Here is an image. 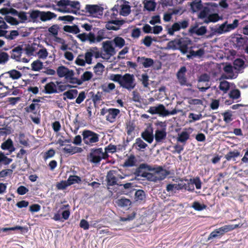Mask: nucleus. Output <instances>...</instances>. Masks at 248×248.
Wrapping results in <instances>:
<instances>
[{"mask_svg": "<svg viewBox=\"0 0 248 248\" xmlns=\"http://www.w3.org/2000/svg\"><path fill=\"white\" fill-rule=\"evenodd\" d=\"M211 13H212V8L208 5L203 7L200 12L198 17L200 19H206Z\"/></svg>", "mask_w": 248, "mask_h": 248, "instance_id": "34", "label": "nucleus"}, {"mask_svg": "<svg viewBox=\"0 0 248 248\" xmlns=\"http://www.w3.org/2000/svg\"><path fill=\"white\" fill-rule=\"evenodd\" d=\"M12 161V159L8 157L2 152L0 153V164L8 165Z\"/></svg>", "mask_w": 248, "mask_h": 248, "instance_id": "45", "label": "nucleus"}, {"mask_svg": "<svg viewBox=\"0 0 248 248\" xmlns=\"http://www.w3.org/2000/svg\"><path fill=\"white\" fill-rule=\"evenodd\" d=\"M179 111L180 110H177L175 108L171 111H169L166 109L164 106L162 104L158 105L157 106L151 107L148 110V112L152 114H158L162 116L174 115Z\"/></svg>", "mask_w": 248, "mask_h": 248, "instance_id": "7", "label": "nucleus"}, {"mask_svg": "<svg viewBox=\"0 0 248 248\" xmlns=\"http://www.w3.org/2000/svg\"><path fill=\"white\" fill-rule=\"evenodd\" d=\"M1 148L3 150H8L10 152H12L15 150L13 141L10 139H8L7 140L1 144Z\"/></svg>", "mask_w": 248, "mask_h": 248, "instance_id": "29", "label": "nucleus"}, {"mask_svg": "<svg viewBox=\"0 0 248 248\" xmlns=\"http://www.w3.org/2000/svg\"><path fill=\"white\" fill-rule=\"evenodd\" d=\"M137 62L140 65H142L144 68L150 67L154 63V60L152 59V58L145 57L144 56L138 57L137 58Z\"/></svg>", "mask_w": 248, "mask_h": 248, "instance_id": "20", "label": "nucleus"}, {"mask_svg": "<svg viewBox=\"0 0 248 248\" xmlns=\"http://www.w3.org/2000/svg\"><path fill=\"white\" fill-rule=\"evenodd\" d=\"M146 198L145 193L143 190H137L135 194L136 201H143Z\"/></svg>", "mask_w": 248, "mask_h": 248, "instance_id": "48", "label": "nucleus"}, {"mask_svg": "<svg viewBox=\"0 0 248 248\" xmlns=\"http://www.w3.org/2000/svg\"><path fill=\"white\" fill-rule=\"evenodd\" d=\"M63 29H64V31L66 32L73 33L75 34H78L80 31L77 25H65L63 27Z\"/></svg>", "mask_w": 248, "mask_h": 248, "instance_id": "37", "label": "nucleus"}, {"mask_svg": "<svg viewBox=\"0 0 248 248\" xmlns=\"http://www.w3.org/2000/svg\"><path fill=\"white\" fill-rule=\"evenodd\" d=\"M93 74L91 71H86L84 72L80 78V80L81 81V84L84 82L91 80L93 77Z\"/></svg>", "mask_w": 248, "mask_h": 248, "instance_id": "41", "label": "nucleus"}, {"mask_svg": "<svg viewBox=\"0 0 248 248\" xmlns=\"http://www.w3.org/2000/svg\"><path fill=\"white\" fill-rule=\"evenodd\" d=\"M128 2L125 1L124 4L119 5V14L122 16H127L131 13V7L128 4Z\"/></svg>", "mask_w": 248, "mask_h": 248, "instance_id": "25", "label": "nucleus"}, {"mask_svg": "<svg viewBox=\"0 0 248 248\" xmlns=\"http://www.w3.org/2000/svg\"><path fill=\"white\" fill-rule=\"evenodd\" d=\"M107 114L106 116V120L110 123L115 122L117 116L120 113V110L117 108H109L107 110Z\"/></svg>", "mask_w": 248, "mask_h": 248, "instance_id": "16", "label": "nucleus"}, {"mask_svg": "<svg viewBox=\"0 0 248 248\" xmlns=\"http://www.w3.org/2000/svg\"><path fill=\"white\" fill-rule=\"evenodd\" d=\"M141 138L149 143H151L154 140V135L152 131L150 132L148 129L142 132L141 134Z\"/></svg>", "mask_w": 248, "mask_h": 248, "instance_id": "30", "label": "nucleus"}, {"mask_svg": "<svg viewBox=\"0 0 248 248\" xmlns=\"http://www.w3.org/2000/svg\"><path fill=\"white\" fill-rule=\"evenodd\" d=\"M75 63L79 66H84L86 63L85 61L84 55L83 54H79L76 59Z\"/></svg>", "mask_w": 248, "mask_h": 248, "instance_id": "57", "label": "nucleus"}, {"mask_svg": "<svg viewBox=\"0 0 248 248\" xmlns=\"http://www.w3.org/2000/svg\"><path fill=\"white\" fill-rule=\"evenodd\" d=\"M133 147L138 151H144L148 147V144L141 138H138L136 139Z\"/></svg>", "mask_w": 248, "mask_h": 248, "instance_id": "23", "label": "nucleus"}, {"mask_svg": "<svg viewBox=\"0 0 248 248\" xmlns=\"http://www.w3.org/2000/svg\"><path fill=\"white\" fill-rule=\"evenodd\" d=\"M78 95V91L77 90H69L63 93V95L65 96L63 99H64V100L66 99V98L69 99H73L76 98Z\"/></svg>", "mask_w": 248, "mask_h": 248, "instance_id": "32", "label": "nucleus"}, {"mask_svg": "<svg viewBox=\"0 0 248 248\" xmlns=\"http://www.w3.org/2000/svg\"><path fill=\"white\" fill-rule=\"evenodd\" d=\"M240 153L237 150H234L233 151H231L229 152L227 155H225V157L226 159L229 161L232 159L235 160L234 158L239 156Z\"/></svg>", "mask_w": 248, "mask_h": 248, "instance_id": "44", "label": "nucleus"}, {"mask_svg": "<svg viewBox=\"0 0 248 248\" xmlns=\"http://www.w3.org/2000/svg\"><path fill=\"white\" fill-rule=\"evenodd\" d=\"M106 30L105 29H103L98 31L96 36L94 33L90 32L88 34L85 33L79 34L78 35V37L82 42L88 40L90 43H98L106 38Z\"/></svg>", "mask_w": 248, "mask_h": 248, "instance_id": "3", "label": "nucleus"}, {"mask_svg": "<svg viewBox=\"0 0 248 248\" xmlns=\"http://www.w3.org/2000/svg\"><path fill=\"white\" fill-rule=\"evenodd\" d=\"M74 72L72 70V74L70 77H67L66 79L70 83L72 84H77L78 85H81V81L80 79H78L77 78H74Z\"/></svg>", "mask_w": 248, "mask_h": 248, "instance_id": "51", "label": "nucleus"}, {"mask_svg": "<svg viewBox=\"0 0 248 248\" xmlns=\"http://www.w3.org/2000/svg\"><path fill=\"white\" fill-rule=\"evenodd\" d=\"M136 85L134 75L132 74H124L123 76L120 86L128 91L134 90Z\"/></svg>", "mask_w": 248, "mask_h": 248, "instance_id": "6", "label": "nucleus"}, {"mask_svg": "<svg viewBox=\"0 0 248 248\" xmlns=\"http://www.w3.org/2000/svg\"><path fill=\"white\" fill-rule=\"evenodd\" d=\"M219 19V16L217 13L211 14L209 15L207 18L205 19L203 22L208 24L210 22H216Z\"/></svg>", "mask_w": 248, "mask_h": 248, "instance_id": "38", "label": "nucleus"}, {"mask_svg": "<svg viewBox=\"0 0 248 248\" xmlns=\"http://www.w3.org/2000/svg\"><path fill=\"white\" fill-rule=\"evenodd\" d=\"M101 154H102V148H92L88 155V159L92 163L99 164L101 161Z\"/></svg>", "mask_w": 248, "mask_h": 248, "instance_id": "8", "label": "nucleus"}, {"mask_svg": "<svg viewBox=\"0 0 248 248\" xmlns=\"http://www.w3.org/2000/svg\"><path fill=\"white\" fill-rule=\"evenodd\" d=\"M188 26V22L186 20H183L179 22L174 23L171 27L168 30V33L170 35H173L174 32L180 31L181 28L185 29Z\"/></svg>", "mask_w": 248, "mask_h": 248, "instance_id": "11", "label": "nucleus"}, {"mask_svg": "<svg viewBox=\"0 0 248 248\" xmlns=\"http://www.w3.org/2000/svg\"><path fill=\"white\" fill-rule=\"evenodd\" d=\"M116 203L118 204V206L121 207H127L131 206L132 204L131 201L125 198H121L118 199L116 201Z\"/></svg>", "mask_w": 248, "mask_h": 248, "instance_id": "36", "label": "nucleus"}, {"mask_svg": "<svg viewBox=\"0 0 248 248\" xmlns=\"http://www.w3.org/2000/svg\"><path fill=\"white\" fill-rule=\"evenodd\" d=\"M67 181L69 186L76 183L79 184L81 182V178L78 175H70Z\"/></svg>", "mask_w": 248, "mask_h": 248, "instance_id": "40", "label": "nucleus"}, {"mask_svg": "<svg viewBox=\"0 0 248 248\" xmlns=\"http://www.w3.org/2000/svg\"><path fill=\"white\" fill-rule=\"evenodd\" d=\"M115 47L121 49L125 45V41L124 38L120 36L115 37L112 40Z\"/></svg>", "mask_w": 248, "mask_h": 248, "instance_id": "35", "label": "nucleus"}, {"mask_svg": "<svg viewBox=\"0 0 248 248\" xmlns=\"http://www.w3.org/2000/svg\"><path fill=\"white\" fill-rule=\"evenodd\" d=\"M207 29L205 26H202L199 28L196 27L191 28L189 30V32L191 33H195L197 35L201 36L203 35L206 33Z\"/></svg>", "mask_w": 248, "mask_h": 248, "instance_id": "28", "label": "nucleus"}, {"mask_svg": "<svg viewBox=\"0 0 248 248\" xmlns=\"http://www.w3.org/2000/svg\"><path fill=\"white\" fill-rule=\"evenodd\" d=\"M191 207L195 210L200 211L206 209L207 206L204 204H201L198 201H195L193 202Z\"/></svg>", "mask_w": 248, "mask_h": 248, "instance_id": "53", "label": "nucleus"}, {"mask_svg": "<svg viewBox=\"0 0 248 248\" xmlns=\"http://www.w3.org/2000/svg\"><path fill=\"white\" fill-rule=\"evenodd\" d=\"M44 92L47 94L57 93V89L56 84L53 82H49L45 86Z\"/></svg>", "mask_w": 248, "mask_h": 248, "instance_id": "24", "label": "nucleus"}, {"mask_svg": "<svg viewBox=\"0 0 248 248\" xmlns=\"http://www.w3.org/2000/svg\"><path fill=\"white\" fill-rule=\"evenodd\" d=\"M223 116V120L226 123H229L232 120V113L231 111H226L221 113Z\"/></svg>", "mask_w": 248, "mask_h": 248, "instance_id": "52", "label": "nucleus"}, {"mask_svg": "<svg viewBox=\"0 0 248 248\" xmlns=\"http://www.w3.org/2000/svg\"><path fill=\"white\" fill-rule=\"evenodd\" d=\"M135 125L134 123L132 122H129L127 124L126 126V133L128 136L132 135L134 132Z\"/></svg>", "mask_w": 248, "mask_h": 248, "instance_id": "54", "label": "nucleus"}, {"mask_svg": "<svg viewBox=\"0 0 248 248\" xmlns=\"http://www.w3.org/2000/svg\"><path fill=\"white\" fill-rule=\"evenodd\" d=\"M60 210H62V218L64 220H66L69 218L70 215V206L69 204L63 205Z\"/></svg>", "mask_w": 248, "mask_h": 248, "instance_id": "31", "label": "nucleus"}, {"mask_svg": "<svg viewBox=\"0 0 248 248\" xmlns=\"http://www.w3.org/2000/svg\"><path fill=\"white\" fill-rule=\"evenodd\" d=\"M238 23L237 19H234L232 24H227V22H225L216 28V32L218 34L229 32L236 28L238 25Z\"/></svg>", "mask_w": 248, "mask_h": 248, "instance_id": "9", "label": "nucleus"}, {"mask_svg": "<svg viewBox=\"0 0 248 248\" xmlns=\"http://www.w3.org/2000/svg\"><path fill=\"white\" fill-rule=\"evenodd\" d=\"M230 88V85L228 81L224 80L220 82L219 89L225 93H227Z\"/></svg>", "mask_w": 248, "mask_h": 248, "instance_id": "49", "label": "nucleus"}, {"mask_svg": "<svg viewBox=\"0 0 248 248\" xmlns=\"http://www.w3.org/2000/svg\"><path fill=\"white\" fill-rule=\"evenodd\" d=\"M57 5L59 7L70 6L77 10H79L80 8V4L77 0H60L57 2Z\"/></svg>", "mask_w": 248, "mask_h": 248, "instance_id": "14", "label": "nucleus"}, {"mask_svg": "<svg viewBox=\"0 0 248 248\" xmlns=\"http://www.w3.org/2000/svg\"><path fill=\"white\" fill-rule=\"evenodd\" d=\"M137 162V159L134 155H130L127 159L125 160L123 167H132L136 166Z\"/></svg>", "mask_w": 248, "mask_h": 248, "instance_id": "33", "label": "nucleus"}, {"mask_svg": "<svg viewBox=\"0 0 248 248\" xmlns=\"http://www.w3.org/2000/svg\"><path fill=\"white\" fill-rule=\"evenodd\" d=\"M240 92L237 89L232 90L230 93V97L234 99L239 98L240 97Z\"/></svg>", "mask_w": 248, "mask_h": 248, "instance_id": "64", "label": "nucleus"}, {"mask_svg": "<svg viewBox=\"0 0 248 248\" xmlns=\"http://www.w3.org/2000/svg\"><path fill=\"white\" fill-rule=\"evenodd\" d=\"M248 38L246 36H243L240 34L237 35L236 36L232 38V42L235 46V47L240 48L243 47L247 42Z\"/></svg>", "mask_w": 248, "mask_h": 248, "instance_id": "15", "label": "nucleus"}, {"mask_svg": "<svg viewBox=\"0 0 248 248\" xmlns=\"http://www.w3.org/2000/svg\"><path fill=\"white\" fill-rule=\"evenodd\" d=\"M81 135L83 142L87 147L96 145L99 141L100 135L90 129L83 130Z\"/></svg>", "mask_w": 248, "mask_h": 248, "instance_id": "4", "label": "nucleus"}, {"mask_svg": "<svg viewBox=\"0 0 248 248\" xmlns=\"http://www.w3.org/2000/svg\"><path fill=\"white\" fill-rule=\"evenodd\" d=\"M4 19L11 25H17L19 24V22L16 18L10 16H6Z\"/></svg>", "mask_w": 248, "mask_h": 248, "instance_id": "55", "label": "nucleus"}, {"mask_svg": "<svg viewBox=\"0 0 248 248\" xmlns=\"http://www.w3.org/2000/svg\"><path fill=\"white\" fill-rule=\"evenodd\" d=\"M105 66L100 62H98L94 67L93 71L96 75H101L104 70Z\"/></svg>", "mask_w": 248, "mask_h": 248, "instance_id": "42", "label": "nucleus"}, {"mask_svg": "<svg viewBox=\"0 0 248 248\" xmlns=\"http://www.w3.org/2000/svg\"><path fill=\"white\" fill-rule=\"evenodd\" d=\"M35 51V48L32 46H30V45H28L25 48H23V52H25L28 56L33 55Z\"/></svg>", "mask_w": 248, "mask_h": 248, "instance_id": "56", "label": "nucleus"}, {"mask_svg": "<svg viewBox=\"0 0 248 248\" xmlns=\"http://www.w3.org/2000/svg\"><path fill=\"white\" fill-rule=\"evenodd\" d=\"M156 4L151 0H146L144 3V7L148 11H153L155 10Z\"/></svg>", "mask_w": 248, "mask_h": 248, "instance_id": "50", "label": "nucleus"}, {"mask_svg": "<svg viewBox=\"0 0 248 248\" xmlns=\"http://www.w3.org/2000/svg\"><path fill=\"white\" fill-rule=\"evenodd\" d=\"M187 68L186 66H182L176 73L177 79L181 85H188L187 78L186 76Z\"/></svg>", "mask_w": 248, "mask_h": 248, "instance_id": "10", "label": "nucleus"}, {"mask_svg": "<svg viewBox=\"0 0 248 248\" xmlns=\"http://www.w3.org/2000/svg\"><path fill=\"white\" fill-rule=\"evenodd\" d=\"M143 170H146L148 171L152 170L151 166L146 163L141 164L136 169L135 174L136 176H140V177L147 178L148 176H150V173L146 171H143Z\"/></svg>", "mask_w": 248, "mask_h": 248, "instance_id": "12", "label": "nucleus"}, {"mask_svg": "<svg viewBox=\"0 0 248 248\" xmlns=\"http://www.w3.org/2000/svg\"><path fill=\"white\" fill-rule=\"evenodd\" d=\"M90 94H92L91 98L94 104H95V103H98V102L102 100V93L101 92H98L96 94H94L93 92H90Z\"/></svg>", "mask_w": 248, "mask_h": 248, "instance_id": "47", "label": "nucleus"}, {"mask_svg": "<svg viewBox=\"0 0 248 248\" xmlns=\"http://www.w3.org/2000/svg\"><path fill=\"white\" fill-rule=\"evenodd\" d=\"M85 9L86 13H89L93 17H95L97 15L102 14L103 8L97 5L87 4L86 5Z\"/></svg>", "mask_w": 248, "mask_h": 248, "instance_id": "13", "label": "nucleus"}, {"mask_svg": "<svg viewBox=\"0 0 248 248\" xmlns=\"http://www.w3.org/2000/svg\"><path fill=\"white\" fill-rule=\"evenodd\" d=\"M57 75L60 78L70 77L72 74V70H70L64 66H60L57 69Z\"/></svg>", "mask_w": 248, "mask_h": 248, "instance_id": "21", "label": "nucleus"}, {"mask_svg": "<svg viewBox=\"0 0 248 248\" xmlns=\"http://www.w3.org/2000/svg\"><path fill=\"white\" fill-rule=\"evenodd\" d=\"M23 52L22 46H18L10 51L11 58L17 62H21V56Z\"/></svg>", "mask_w": 248, "mask_h": 248, "instance_id": "17", "label": "nucleus"}, {"mask_svg": "<svg viewBox=\"0 0 248 248\" xmlns=\"http://www.w3.org/2000/svg\"><path fill=\"white\" fill-rule=\"evenodd\" d=\"M40 105L38 104H34L32 103L31 105H30L29 107H27L25 108V111L27 112H33L34 110L36 108V107L39 108H40ZM34 113H36V112H34Z\"/></svg>", "mask_w": 248, "mask_h": 248, "instance_id": "59", "label": "nucleus"}, {"mask_svg": "<svg viewBox=\"0 0 248 248\" xmlns=\"http://www.w3.org/2000/svg\"><path fill=\"white\" fill-rule=\"evenodd\" d=\"M57 17V15L54 13L47 11H42L41 15V20L42 21H46L50 20L52 18H55Z\"/></svg>", "mask_w": 248, "mask_h": 248, "instance_id": "26", "label": "nucleus"}, {"mask_svg": "<svg viewBox=\"0 0 248 248\" xmlns=\"http://www.w3.org/2000/svg\"><path fill=\"white\" fill-rule=\"evenodd\" d=\"M16 230H20L21 232H27L28 231V228L20 226H16L13 227L2 228L1 229V231L4 232H6L8 231H15Z\"/></svg>", "mask_w": 248, "mask_h": 248, "instance_id": "46", "label": "nucleus"}, {"mask_svg": "<svg viewBox=\"0 0 248 248\" xmlns=\"http://www.w3.org/2000/svg\"><path fill=\"white\" fill-rule=\"evenodd\" d=\"M170 174L169 170H166L163 168V170L158 173L159 177L157 178V180H163L165 179Z\"/></svg>", "mask_w": 248, "mask_h": 248, "instance_id": "60", "label": "nucleus"}, {"mask_svg": "<svg viewBox=\"0 0 248 248\" xmlns=\"http://www.w3.org/2000/svg\"><path fill=\"white\" fill-rule=\"evenodd\" d=\"M122 78H123L122 75H120V74H116V75H111L110 77V79L114 82H118V83L120 85V83H121Z\"/></svg>", "mask_w": 248, "mask_h": 248, "instance_id": "63", "label": "nucleus"}, {"mask_svg": "<svg viewBox=\"0 0 248 248\" xmlns=\"http://www.w3.org/2000/svg\"><path fill=\"white\" fill-rule=\"evenodd\" d=\"M63 153L73 155L77 153L80 152L81 149L80 148L76 147V146H71V145L68 144L66 147L62 149Z\"/></svg>", "mask_w": 248, "mask_h": 248, "instance_id": "27", "label": "nucleus"}, {"mask_svg": "<svg viewBox=\"0 0 248 248\" xmlns=\"http://www.w3.org/2000/svg\"><path fill=\"white\" fill-rule=\"evenodd\" d=\"M115 85L113 83H109L107 86L103 85L102 88L103 91L105 93H109L111 91H112L115 89Z\"/></svg>", "mask_w": 248, "mask_h": 248, "instance_id": "58", "label": "nucleus"}, {"mask_svg": "<svg viewBox=\"0 0 248 248\" xmlns=\"http://www.w3.org/2000/svg\"><path fill=\"white\" fill-rule=\"evenodd\" d=\"M115 171L110 170L107 173L106 176V181L108 186H113L116 185H118V179L115 175Z\"/></svg>", "mask_w": 248, "mask_h": 248, "instance_id": "18", "label": "nucleus"}, {"mask_svg": "<svg viewBox=\"0 0 248 248\" xmlns=\"http://www.w3.org/2000/svg\"><path fill=\"white\" fill-rule=\"evenodd\" d=\"M190 43L191 41L188 38H176L169 41L166 48L173 50H179L183 54H186L188 51V45Z\"/></svg>", "mask_w": 248, "mask_h": 248, "instance_id": "2", "label": "nucleus"}, {"mask_svg": "<svg viewBox=\"0 0 248 248\" xmlns=\"http://www.w3.org/2000/svg\"><path fill=\"white\" fill-rule=\"evenodd\" d=\"M22 74L16 69L10 70L3 73L0 76V85L3 84H9L10 78L12 79H18L21 78Z\"/></svg>", "mask_w": 248, "mask_h": 248, "instance_id": "5", "label": "nucleus"}, {"mask_svg": "<svg viewBox=\"0 0 248 248\" xmlns=\"http://www.w3.org/2000/svg\"><path fill=\"white\" fill-rule=\"evenodd\" d=\"M189 139V134L184 131L178 134L177 140L178 141L185 143Z\"/></svg>", "mask_w": 248, "mask_h": 248, "instance_id": "39", "label": "nucleus"}, {"mask_svg": "<svg viewBox=\"0 0 248 248\" xmlns=\"http://www.w3.org/2000/svg\"><path fill=\"white\" fill-rule=\"evenodd\" d=\"M120 5H115L109 11H107L106 15L108 21L106 24V28L109 31H118L120 29V27L125 23L124 20L117 19V16L120 12L119 9Z\"/></svg>", "mask_w": 248, "mask_h": 248, "instance_id": "1", "label": "nucleus"}, {"mask_svg": "<svg viewBox=\"0 0 248 248\" xmlns=\"http://www.w3.org/2000/svg\"><path fill=\"white\" fill-rule=\"evenodd\" d=\"M103 47L107 54L109 56H113L115 54V48L113 47L111 41H106L103 42Z\"/></svg>", "mask_w": 248, "mask_h": 248, "instance_id": "22", "label": "nucleus"}, {"mask_svg": "<svg viewBox=\"0 0 248 248\" xmlns=\"http://www.w3.org/2000/svg\"><path fill=\"white\" fill-rule=\"evenodd\" d=\"M93 56V53L92 51H88L85 53L84 56L85 61L86 63L88 64H92V57Z\"/></svg>", "mask_w": 248, "mask_h": 248, "instance_id": "62", "label": "nucleus"}, {"mask_svg": "<svg viewBox=\"0 0 248 248\" xmlns=\"http://www.w3.org/2000/svg\"><path fill=\"white\" fill-rule=\"evenodd\" d=\"M167 133L166 130V125L161 129H156L155 131V139L157 143L161 142L166 139Z\"/></svg>", "mask_w": 248, "mask_h": 248, "instance_id": "19", "label": "nucleus"}, {"mask_svg": "<svg viewBox=\"0 0 248 248\" xmlns=\"http://www.w3.org/2000/svg\"><path fill=\"white\" fill-rule=\"evenodd\" d=\"M31 66L33 71H38L43 68V63L39 60H36L31 63Z\"/></svg>", "mask_w": 248, "mask_h": 248, "instance_id": "43", "label": "nucleus"}, {"mask_svg": "<svg viewBox=\"0 0 248 248\" xmlns=\"http://www.w3.org/2000/svg\"><path fill=\"white\" fill-rule=\"evenodd\" d=\"M8 54L5 52L0 53V64H4L8 61Z\"/></svg>", "mask_w": 248, "mask_h": 248, "instance_id": "61", "label": "nucleus"}]
</instances>
